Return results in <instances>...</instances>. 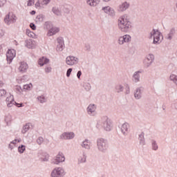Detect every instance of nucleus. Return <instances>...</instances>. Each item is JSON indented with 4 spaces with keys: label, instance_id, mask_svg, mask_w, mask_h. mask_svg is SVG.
<instances>
[{
    "label": "nucleus",
    "instance_id": "obj_10",
    "mask_svg": "<svg viewBox=\"0 0 177 177\" xmlns=\"http://www.w3.org/2000/svg\"><path fill=\"white\" fill-rule=\"evenodd\" d=\"M66 160V158H64V156H63V153H59L57 155L55 159L53 160V164H56L57 165L58 164H60V162H63Z\"/></svg>",
    "mask_w": 177,
    "mask_h": 177
},
{
    "label": "nucleus",
    "instance_id": "obj_32",
    "mask_svg": "<svg viewBox=\"0 0 177 177\" xmlns=\"http://www.w3.org/2000/svg\"><path fill=\"white\" fill-rule=\"evenodd\" d=\"M5 95H6V91L4 89L0 90V97L5 96Z\"/></svg>",
    "mask_w": 177,
    "mask_h": 177
},
{
    "label": "nucleus",
    "instance_id": "obj_19",
    "mask_svg": "<svg viewBox=\"0 0 177 177\" xmlns=\"http://www.w3.org/2000/svg\"><path fill=\"white\" fill-rule=\"evenodd\" d=\"M103 127H104L105 131H111V122H110V120H107L103 124Z\"/></svg>",
    "mask_w": 177,
    "mask_h": 177
},
{
    "label": "nucleus",
    "instance_id": "obj_24",
    "mask_svg": "<svg viewBox=\"0 0 177 177\" xmlns=\"http://www.w3.org/2000/svg\"><path fill=\"white\" fill-rule=\"evenodd\" d=\"M24 91H31L32 89V84L30 83L28 84L24 85Z\"/></svg>",
    "mask_w": 177,
    "mask_h": 177
},
{
    "label": "nucleus",
    "instance_id": "obj_42",
    "mask_svg": "<svg viewBox=\"0 0 177 177\" xmlns=\"http://www.w3.org/2000/svg\"><path fill=\"white\" fill-rule=\"evenodd\" d=\"M82 74V73L81 72V71H79L77 74V78H80V77H81Z\"/></svg>",
    "mask_w": 177,
    "mask_h": 177
},
{
    "label": "nucleus",
    "instance_id": "obj_45",
    "mask_svg": "<svg viewBox=\"0 0 177 177\" xmlns=\"http://www.w3.org/2000/svg\"><path fill=\"white\" fill-rule=\"evenodd\" d=\"M80 162H85V157L80 160Z\"/></svg>",
    "mask_w": 177,
    "mask_h": 177
},
{
    "label": "nucleus",
    "instance_id": "obj_46",
    "mask_svg": "<svg viewBox=\"0 0 177 177\" xmlns=\"http://www.w3.org/2000/svg\"><path fill=\"white\" fill-rule=\"evenodd\" d=\"M3 33H0V38H1V37H3Z\"/></svg>",
    "mask_w": 177,
    "mask_h": 177
},
{
    "label": "nucleus",
    "instance_id": "obj_35",
    "mask_svg": "<svg viewBox=\"0 0 177 177\" xmlns=\"http://www.w3.org/2000/svg\"><path fill=\"white\" fill-rule=\"evenodd\" d=\"M34 5V0H28V6H32Z\"/></svg>",
    "mask_w": 177,
    "mask_h": 177
},
{
    "label": "nucleus",
    "instance_id": "obj_4",
    "mask_svg": "<svg viewBox=\"0 0 177 177\" xmlns=\"http://www.w3.org/2000/svg\"><path fill=\"white\" fill-rule=\"evenodd\" d=\"M6 102L8 107H13V106H17V107H21V106H23V104H18L15 102L13 95H10L8 97L6 100Z\"/></svg>",
    "mask_w": 177,
    "mask_h": 177
},
{
    "label": "nucleus",
    "instance_id": "obj_7",
    "mask_svg": "<svg viewBox=\"0 0 177 177\" xmlns=\"http://www.w3.org/2000/svg\"><path fill=\"white\" fill-rule=\"evenodd\" d=\"M97 146L99 150H101V151H104V150L107 149V144L106 142V140L104 139L100 138L97 140Z\"/></svg>",
    "mask_w": 177,
    "mask_h": 177
},
{
    "label": "nucleus",
    "instance_id": "obj_39",
    "mask_svg": "<svg viewBox=\"0 0 177 177\" xmlns=\"http://www.w3.org/2000/svg\"><path fill=\"white\" fill-rule=\"evenodd\" d=\"M6 3V0H0V8L3 6Z\"/></svg>",
    "mask_w": 177,
    "mask_h": 177
},
{
    "label": "nucleus",
    "instance_id": "obj_17",
    "mask_svg": "<svg viewBox=\"0 0 177 177\" xmlns=\"http://www.w3.org/2000/svg\"><path fill=\"white\" fill-rule=\"evenodd\" d=\"M129 8V4L127 2L123 3L119 6V12H124V10H127Z\"/></svg>",
    "mask_w": 177,
    "mask_h": 177
},
{
    "label": "nucleus",
    "instance_id": "obj_47",
    "mask_svg": "<svg viewBox=\"0 0 177 177\" xmlns=\"http://www.w3.org/2000/svg\"><path fill=\"white\" fill-rule=\"evenodd\" d=\"M110 0H104L105 2H109Z\"/></svg>",
    "mask_w": 177,
    "mask_h": 177
},
{
    "label": "nucleus",
    "instance_id": "obj_34",
    "mask_svg": "<svg viewBox=\"0 0 177 177\" xmlns=\"http://www.w3.org/2000/svg\"><path fill=\"white\" fill-rule=\"evenodd\" d=\"M72 71H73V68H68L66 72V77H70V75H71Z\"/></svg>",
    "mask_w": 177,
    "mask_h": 177
},
{
    "label": "nucleus",
    "instance_id": "obj_9",
    "mask_svg": "<svg viewBox=\"0 0 177 177\" xmlns=\"http://www.w3.org/2000/svg\"><path fill=\"white\" fill-rule=\"evenodd\" d=\"M131 37L129 35H125L122 37H120L118 39V44L120 45H124V42H131Z\"/></svg>",
    "mask_w": 177,
    "mask_h": 177
},
{
    "label": "nucleus",
    "instance_id": "obj_14",
    "mask_svg": "<svg viewBox=\"0 0 177 177\" xmlns=\"http://www.w3.org/2000/svg\"><path fill=\"white\" fill-rule=\"evenodd\" d=\"M74 136V133H64L61 136V139H73Z\"/></svg>",
    "mask_w": 177,
    "mask_h": 177
},
{
    "label": "nucleus",
    "instance_id": "obj_30",
    "mask_svg": "<svg viewBox=\"0 0 177 177\" xmlns=\"http://www.w3.org/2000/svg\"><path fill=\"white\" fill-rule=\"evenodd\" d=\"M24 150H26V147L24 145H21V147H19L18 151L19 153H24Z\"/></svg>",
    "mask_w": 177,
    "mask_h": 177
},
{
    "label": "nucleus",
    "instance_id": "obj_41",
    "mask_svg": "<svg viewBox=\"0 0 177 177\" xmlns=\"http://www.w3.org/2000/svg\"><path fill=\"white\" fill-rule=\"evenodd\" d=\"M52 68L48 67L46 68V73H50Z\"/></svg>",
    "mask_w": 177,
    "mask_h": 177
},
{
    "label": "nucleus",
    "instance_id": "obj_23",
    "mask_svg": "<svg viewBox=\"0 0 177 177\" xmlns=\"http://www.w3.org/2000/svg\"><path fill=\"white\" fill-rule=\"evenodd\" d=\"M87 3L90 6H96L99 3V0H87Z\"/></svg>",
    "mask_w": 177,
    "mask_h": 177
},
{
    "label": "nucleus",
    "instance_id": "obj_29",
    "mask_svg": "<svg viewBox=\"0 0 177 177\" xmlns=\"http://www.w3.org/2000/svg\"><path fill=\"white\" fill-rule=\"evenodd\" d=\"M136 99H140V89H138L136 93L134 95Z\"/></svg>",
    "mask_w": 177,
    "mask_h": 177
},
{
    "label": "nucleus",
    "instance_id": "obj_1",
    "mask_svg": "<svg viewBox=\"0 0 177 177\" xmlns=\"http://www.w3.org/2000/svg\"><path fill=\"white\" fill-rule=\"evenodd\" d=\"M118 27L121 31L127 32L132 26L131 25L129 19H128L127 16H122L118 20Z\"/></svg>",
    "mask_w": 177,
    "mask_h": 177
},
{
    "label": "nucleus",
    "instance_id": "obj_31",
    "mask_svg": "<svg viewBox=\"0 0 177 177\" xmlns=\"http://www.w3.org/2000/svg\"><path fill=\"white\" fill-rule=\"evenodd\" d=\"M53 13H55V15H57V16H59V15H60V11L59 10V9H57L56 8H53Z\"/></svg>",
    "mask_w": 177,
    "mask_h": 177
},
{
    "label": "nucleus",
    "instance_id": "obj_25",
    "mask_svg": "<svg viewBox=\"0 0 177 177\" xmlns=\"http://www.w3.org/2000/svg\"><path fill=\"white\" fill-rule=\"evenodd\" d=\"M96 110V106H95V104H91L88 107V113H93Z\"/></svg>",
    "mask_w": 177,
    "mask_h": 177
},
{
    "label": "nucleus",
    "instance_id": "obj_26",
    "mask_svg": "<svg viewBox=\"0 0 177 177\" xmlns=\"http://www.w3.org/2000/svg\"><path fill=\"white\" fill-rule=\"evenodd\" d=\"M102 10H104L105 13H109V15L110 13H113V12L109 6L104 7V8H102Z\"/></svg>",
    "mask_w": 177,
    "mask_h": 177
},
{
    "label": "nucleus",
    "instance_id": "obj_43",
    "mask_svg": "<svg viewBox=\"0 0 177 177\" xmlns=\"http://www.w3.org/2000/svg\"><path fill=\"white\" fill-rule=\"evenodd\" d=\"M144 137H145V133H141L140 135V140H142V139H143Z\"/></svg>",
    "mask_w": 177,
    "mask_h": 177
},
{
    "label": "nucleus",
    "instance_id": "obj_3",
    "mask_svg": "<svg viewBox=\"0 0 177 177\" xmlns=\"http://www.w3.org/2000/svg\"><path fill=\"white\" fill-rule=\"evenodd\" d=\"M64 175H66V172L64 171V169H63L62 167H56L52 171L50 176L62 177V176H64Z\"/></svg>",
    "mask_w": 177,
    "mask_h": 177
},
{
    "label": "nucleus",
    "instance_id": "obj_8",
    "mask_svg": "<svg viewBox=\"0 0 177 177\" xmlns=\"http://www.w3.org/2000/svg\"><path fill=\"white\" fill-rule=\"evenodd\" d=\"M66 63L68 66H74V64H77L78 63V58L74 56H69L66 57Z\"/></svg>",
    "mask_w": 177,
    "mask_h": 177
},
{
    "label": "nucleus",
    "instance_id": "obj_5",
    "mask_svg": "<svg viewBox=\"0 0 177 177\" xmlns=\"http://www.w3.org/2000/svg\"><path fill=\"white\" fill-rule=\"evenodd\" d=\"M16 20H17V17L13 12H9L4 19L5 23L6 24H11V23H15Z\"/></svg>",
    "mask_w": 177,
    "mask_h": 177
},
{
    "label": "nucleus",
    "instance_id": "obj_18",
    "mask_svg": "<svg viewBox=\"0 0 177 177\" xmlns=\"http://www.w3.org/2000/svg\"><path fill=\"white\" fill-rule=\"evenodd\" d=\"M57 50H62L63 49V45L64 43L63 42V39L58 38L57 39Z\"/></svg>",
    "mask_w": 177,
    "mask_h": 177
},
{
    "label": "nucleus",
    "instance_id": "obj_28",
    "mask_svg": "<svg viewBox=\"0 0 177 177\" xmlns=\"http://www.w3.org/2000/svg\"><path fill=\"white\" fill-rule=\"evenodd\" d=\"M82 147H84V149H89V142L88 140L83 142Z\"/></svg>",
    "mask_w": 177,
    "mask_h": 177
},
{
    "label": "nucleus",
    "instance_id": "obj_2",
    "mask_svg": "<svg viewBox=\"0 0 177 177\" xmlns=\"http://www.w3.org/2000/svg\"><path fill=\"white\" fill-rule=\"evenodd\" d=\"M151 35L153 37V44H160L162 40V35L158 30H153Z\"/></svg>",
    "mask_w": 177,
    "mask_h": 177
},
{
    "label": "nucleus",
    "instance_id": "obj_40",
    "mask_svg": "<svg viewBox=\"0 0 177 177\" xmlns=\"http://www.w3.org/2000/svg\"><path fill=\"white\" fill-rule=\"evenodd\" d=\"M30 28H32V30H35L37 28L35 27V24H30Z\"/></svg>",
    "mask_w": 177,
    "mask_h": 177
},
{
    "label": "nucleus",
    "instance_id": "obj_33",
    "mask_svg": "<svg viewBox=\"0 0 177 177\" xmlns=\"http://www.w3.org/2000/svg\"><path fill=\"white\" fill-rule=\"evenodd\" d=\"M37 142L39 145H42V142H44V138L42 137H39L37 139Z\"/></svg>",
    "mask_w": 177,
    "mask_h": 177
},
{
    "label": "nucleus",
    "instance_id": "obj_6",
    "mask_svg": "<svg viewBox=\"0 0 177 177\" xmlns=\"http://www.w3.org/2000/svg\"><path fill=\"white\" fill-rule=\"evenodd\" d=\"M7 61L9 64L12 63V60L16 57V50L14 49L8 50L6 53Z\"/></svg>",
    "mask_w": 177,
    "mask_h": 177
},
{
    "label": "nucleus",
    "instance_id": "obj_13",
    "mask_svg": "<svg viewBox=\"0 0 177 177\" xmlns=\"http://www.w3.org/2000/svg\"><path fill=\"white\" fill-rule=\"evenodd\" d=\"M26 46L29 49H33V48H35V46H37V43L34 40L29 39L26 41Z\"/></svg>",
    "mask_w": 177,
    "mask_h": 177
},
{
    "label": "nucleus",
    "instance_id": "obj_22",
    "mask_svg": "<svg viewBox=\"0 0 177 177\" xmlns=\"http://www.w3.org/2000/svg\"><path fill=\"white\" fill-rule=\"evenodd\" d=\"M128 128H129V124H128L127 123L123 124L121 127V131L122 133H127V132H128Z\"/></svg>",
    "mask_w": 177,
    "mask_h": 177
},
{
    "label": "nucleus",
    "instance_id": "obj_12",
    "mask_svg": "<svg viewBox=\"0 0 177 177\" xmlns=\"http://www.w3.org/2000/svg\"><path fill=\"white\" fill-rule=\"evenodd\" d=\"M50 2V0H41V2L39 1H37L35 3L36 8H44V6L48 5Z\"/></svg>",
    "mask_w": 177,
    "mask_h": 177
},
{
    "label": "nucleus",
    "instance_id": "obj_36",
    "mask_svg": "<svg viewBox=\"0 0 177 177\" xmlns=\"http://www.w3.org/2000/svg\"><path fill=\"white\" fill-rule=\"evenodd\" d=\"M38 100L40 102V103H44V102H45V97L40 96L38 97Z\"/></svg>",
    "mask_w": 177,
    "mask_h": 177
},
{
    "label": "nucleus",
    "instance_id": "obj_27",
    "mask_svg": "<svg viewBox=\"0 0 177 177\" xmlns=\"http://www.w3.org/2000/svg\"><path fill=\"white\" fill-rule=\"evenodd\" d=\"M30 123L26 124L25 126H24L22 129V133H26L28 129H30Z\"/></svg>",
    "mask_w": 177,
    "mask_h": 177
},
{
    "label": "nucleus",
    "instance_id": "obj_37",
    "mask_svg": "<svg viewBox=\"0 0 177 177\" xmlns=\"http://www.w3.org/2000/svg\"><path fill=\"white\" fill-rule=\"evenodd\" d=\"M152 147L153 150H157L158 149V146H157V144H156V142H152Z\"/></svg>",
    "mask_w": 177,
    "mask_h": 177
},
{
    "label": "nucleus",
    "instance_id": "obj_44",
    "mask_svg": "<svg viewBox=\"0 0 177 177\" xmlns=\"http://www.w3.org/2000/svg\"><path fill=\"white\" fill-rule=\"evenodd\" d=\"M32 15H35V10H32L30 12Z\"/></svg>",
    "mask_w": 177,
    "mask_h": 177
},
{
    "label": "nucleus",
    "instance_id": "obj_20",
    "mask_svg": "<svg viewBox=\"0 0 177 177\" xmlns=\"http://www.w3.org/2000/svg\"><path fill=\"white\" fill-rule=\"evenodd\" d=\"M47 63H49V60L46 57H41L39 59V65L42 66H44V64H47Z\"/></svg>",
    "mask_w": 177,
    "mask_h": 177
},
{
    "label": "nucleus",
    "instance_id": "obj_21",
    "mask_svg": "<svg viewBox=\"0 0 177 177\" xmlns=\"http://www.w3.org/2000/svg\"><path fill=\"white\" fill-rule=\"evenodd\" d=\"M20 142H21V139H16L13 140L10 143L9 148L12 150L15 147V146H16V143H20Z\"/></svg>",
    "mask_w": 177,
    "mask_h": 177
},
{
    "label": "nucleus",
    "instance_id": "obj_38",
    "mask_svg": "<svg viewBox=\"0 0 177 177\" xmlns=\"http://www.w3.org/2000/svg\"><path fill=\"white\" fill-rule=\"evenodd\" d=\"M134 78H135V82H138V81H139V76L138 75V73H136L135 74H134Z\"/></svg>",
    "mask_w": 177,
    "mask_h": 177
},
{
    "label": "nucleus",
    "instance_id": "obj_15",
    "mask_svg": "<svg viewBox=\"0 0 177 177\" xmlns=\"http://www.w3.org/2000/svg\"><path fill=\"white\" fill-rule=\"evenodd\" d=\"M59 31H60L59 28L53 27L49 30V31L48 32V35L49 37H51V35H55V34H57V32H59Z\"/></svg>",
    "mask_w": 177,
    "mask_h": 177
},
{
    "label": "nucleus",
    "instance_id": "obj_11",
    "mask_svg": "<svg viewBox=\"0 0 177 177\" xmlns=\"http://www.w3.org/2000/svg\"><path fill=\"white\" fill-rule=\"evenodd\" d=\"M28 68V65L26 62H20L19 67L18 68L20 73H26Z\"/></svg>",
    "mask_w": 177,
    "mask_h": 177
},
{
    "label": "nucleus",
    "instance_id": "obj_16",
    "mask_svg": "<svg viewBox=\"0 0 177 177\" xmlns=\"http://www.w3.org/2000/svg\"><path fill=\"white\" fill-rule=\"evenodd\" d=\"M153 60H154V55L149 54L147 56L145 63H146V64H151V63H153Z\"/></svg>",
    "mask_w": 177,
    "mask_h": 177
}]
</instances>
